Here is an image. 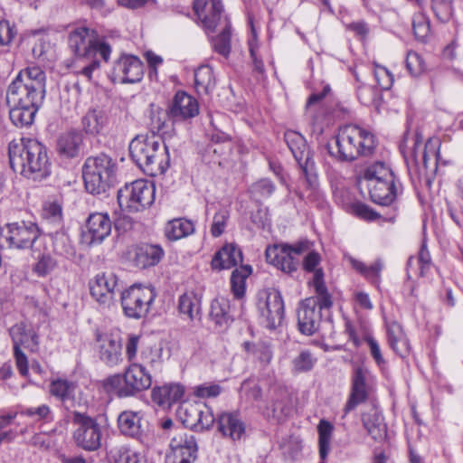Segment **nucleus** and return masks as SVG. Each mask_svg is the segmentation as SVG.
<instances>
[{
	"instance_id": "1",
	"label": "nucleus",
	"mask_w": 463,
	"mask_h": 463,
	"mask_svg": "<svg viewBox=\"0 0 463 463\" xmlns=\"http://www.w3.org/2000/svg\"><path fill=\"white\" fill-rule=\"evenodd\" d=\"M45 72L38 66L22 70L8 86L9 117L16 127L30 126L45 95Z\"/></svg>"
},
{
	"instance_id": "2",
	"label": "nucleus",
	"mask_w": 463,
	"mask_h": 463,
	"mask_svg": "<svg viewBox=\"0 0 463 463\" xmlns=\"http://www.w3.org/2000/svg\"><path fill=\"white\" fill-rule=\"evenodd\" d=\"M8 155L11 168L29 179L40 181L51 173L46 147L36 139L11 141Z\"/></svg>"
},
{
	"instance_id": "3",
	"label": "nucleus",
	"mask_w": 463,
	"mask_h": 463,
	"mask_svg": "<svg viewBox=\"0 0 463 463\" xmlns=\"http://www.w3.org/2000/svg\"><path fill=\"white\" fill-rule=\"evenodd\" d=\"M129 153L139 168L151 176L165 174L170 165L167 146L159 135L136 137L129 144Z\"/></svg>"
},
{
	"instance_id": "4",
	"label": "nucleus",
	"mask_w": 463,
	"mask_h": 463,
	"mask_svg": "<svg viewBox=\"0 0 463 463\" xmlns=\"http://www.w3.org/2000/svg\"><path fill=\"white\" fill-rule=\"evenodd\" d=\"M336 152L329 153L342 162H353L360 156H370L375 147L374 136L357 125H345L335 136Z\"/></svg>"
},
{
	"instance_id": "5",
	"label": "nucleus",
	"mask_w": 463,
	"mask_h": 463,
	"mask_svg": "<svg viewBox=\"0 0 463 463\" xmlns=\"http://www.w3.org/2000/svg\"><path fill=\"white\" fill-rule=\"evenodd\" d=\"M194 9L208 33L220 30V33L213 39V48L220 54L227 56L231 50V24L222 15V1L196 0Z\"/></svg>"
},
{
	"instance_id": "6",
	"label": "nucleus",
	"mask_w": 463,
	"mask_h": 463,
	"mask_svg": "<svg viewBox=\"0 0 463 463\" xmlns=\"http://www.w3.org/2000/svg\"><path fill=\"white\" fill-rule=\"evenodd\" d=\"M439 146L438 138H429L424 143L423 137L419 132L414 133L411 137H407L401 146L404 157L411 159L419 167L420 178L423 176L428 184H430L431 178L438 169Z\"/></svg>"
},
{
	"instance_id": "7",
	"label": "nucleus",
	"mask_w": 463,
	"mask_h": 463,
	"mask_svg": "<svg viewBox=\"0 0 463 463\" xmlns=\"http://www.w3.org/2000/svg\"><path fill=\"white\" fill-rule=\"evenodd\" d=\"M69 45L77 57L90 59V63L83 66L80 71L88 80H90L92 72L99 68L96 54L99 53L105 61H108L111 53L110 46L97 40L95 32L87 27L73 30L69 36Z\"/></svg>"
},
{
	"instance_id": "8",
	"label": "nucleus",
	"mask_w": 463,
	"mask_h": 463,
	"mask_svg": "<svg viewBox=\"0 0 463 463\" xmlns=\"http://www.w3.org/2000/svg\"><path fill=\"white\" fill-rule=\"evenodd\" d=\"M117 171V163L106 154L88 157L82 168L86 190L92 194L105 193L114 185Z\"/></svg>"
},
{
	"instance_id": "9",
	"label": "nucleus",
	"mask_w": 463,
	"mask_h": 463,
	"mask_svg": "<svg viewBox=\"0 0 463 463\" xmlns=\"http://www.w3.org/2000/svg\"><path fill=\"white\" fill-rule=\"evenodd\" d=\"M151 384L152 378L146 369L139 364L132 363L125 369L123 374L118 373L108 377L104 387L108 392L123 398L146 390Z\"/></svg>"
},
{
	"instance_id": "10",
	"label": "nucleus",
	"mask_w": 463,
	"mask_h": 463,
	"mask_svg": "<svg viewBox=\"0 0 463 463\" xmlns=\"http://www.w3.org/2000/svg\"><path fill=\"white\" fill-rule=\"evenodd\" d=\"M156 188L152 182L139 179L127 184L118 192L120 208L129 213L141 212L155 201Z\"/></svg>"
},
{
	"instance_id": "11",
	"label": "nucleus",
	"mask_w": 463,
	"mask_h": 463,
	"mask_svg": "<svg viewBox=\"0 0 463 463\" xmlns=\"http://www.w3.org/2000/svg\"><path fill=\"white\" fill-rule=\"evenodd\" d=\"M284 137L305 175L307 187L311 193H317L319 186L317 167L304 137L296 131L290 130L285 133Z\"/></svg>"
},
{
	"instance_id": "12",
	"label": "nucleus",
	"mask_w": 463,
	"mask_h": 463,
	"mask_svg": "<svg viewBox=\"0 0 463 463\" xmlns=\"http://www.w3.org/2000/svg\"><path fill=\"white\" fill-rule=\"evenodd\" d=\"M323 296L316 294V297L304 299L298 306L297 317L299 331L306 335L315 334L320 326L323 309H329L332 305V297L328 293V305L324 304Z\"/></svg>"
},
{
	"instance_id": "13",
	"label": "nucleus",
	"mask_w": 463,
	"mask_h": 463,
	"mask_svg": "<svg viewBox=\"0 0 463 463\" xmlns=\"http://www.w3.org/2000/svg\"><path fill=\"white\" fill-rule=\"evenodd\" d=\"M156 298L153 288L142 286H131L121 293L120 300L123 313L129 318L144 317L149 311Z\"/></svg>"
},
{
	"instance_id": "14",
	"label": "nucleus",
	"mask_w": 463,
	"mask_h": 463,
	"mask_svg": "<svg viewBox=\"0 0 463 463\" xmlns=\"http://www.w3.org/2000/svg\"><path fill=\"white\" fill-rule=\"evenodd\" d=\"M309 249V241H303L294 245L276 244L266 249L267 261L284 273L291 274L298 269V260L293 254H302Z\"/></svg>"
},
{
	"instance_id": "15",
	"label": "nucleus",
	"mask_w": 463,
	"mask_h": 463,
	"mask_svg": "<svg viewBox=\"0 0 463 463\" xmlns=\"http://www.w3.org/2000/svg\"><path fill=\"white\" fill-rule=\"evenodd\" d=\"M170 436L171 452L166 456V463H192L198 449L194 436L182 426L173 429Z\"/></svg>"
},
{
	"instance_id": "16",
	"label": "nucleus",
	"mask_w": 463,
	"mask_h": 463,
	"mask_svg": "<svg viewBox=\"0 0 463 463\" xmlns=\"http://www.w3.org/2000/svg\"><path fill=\"white\" fill-rule=\"evenodd\" d=\"M72 422L77 426L73 439L77 446L93 451L101 444V430L96 420L83 413L74 411Z\"/></svg>"
},
{
	"instance_id": "17",
	"label": "nucleus",
	"mask_w": 463,
	"mask_h": 463,
	"mask_svg": "<svg viewBox=\"0 0 463 463\" xmlns=\"http://www.w3.org/2000/svg\"><path fill=\"white\" fill-rule=\"evenodd\" d=\"M99 359L108 366L114 367L123 362L122 341L118 331L96 333Z\"/></svg>"
},
{
	"instance_id": "18",
	"label": "nucleus",
	"mask_w": 463,
	"mask_h": 463,
	"mask_svg": "<svg viewBox=\"0 0 463 463\" xmlns=\"http://www.w3.org/2000/svg\"><path fill=\"white\" fill-rule=\"evenodd\" d=\"M258 309L268 328L279 326L284 317V303L279 291L272 289L265 292L264 297L259 299Z\"/></svg>"
},
{
	"instance_id": "19",
	"label": "nucleus",
	"mask_w": 463,
	"mask_h": 463,
	"mask_svg": "<svg viewBox=\"0 0 463 463\" xmlns=\"http://www.w3.org/2000/svg\"><path fill=\"white\" fill-rule=\"evenodd\" d=\"M142 61L134 55H122L114 64L112 78L121 83H135L142 80Z\"/></svg>"
},
{
	"instance_id": "20",
	"label": "nucleus",
	"mask_w": 463,
	"mask_h": 463,
	"mask_svg": "<svg viewBox=\"0 0 463 463\" xmlns=\"http://www.w3.org/2000/svg\"><path fill=\"white\" fill-rule=\"evenodd\" d=\"M312 243L309 242L308 250L304 252L306 256L303 259L302 267L306 272L313 273V278L309 284L314 287L316 294L324 295V304H328V290L325 285L324 270L320 266L321 256L312 249Z\"/></svg>"
},
{
	"instance_id": "21",
	"label": "nucleus",
	"mask_w": 463,
	"mask_h": 463,
	"mask_svg": "<svg viewBox=\"0 0 463 463\" xmlns=\"http://www.w3.org/2000/svg\"><path fill=\"white\" fill-rule=\"evenodd\" d=\"M40 232L35 223L16 222L8 225V234L5 237L10 247L30 248L39 237Z\"/></svg>"
},
{
	"instance_id": "22",
	"label": "nucleus",
	"mask_w": 463,
	"mask_h": 463,
	"mask_svg": "<svg viewBox=\"0 0 463 463\" xmlns=\"http://www.w3.org/2000/svg\"><path fill=\"white\" fill-rule=\"evenodd\" d=\"M366 186L372 201L381 205H390L401 191V184L396 177L372 181Z\"/></svg>"
},
{
	"instance_id": "23",
	"label": "nucleus",
	"mask_w": 463,
	"mask_h": 463,
	"mask_svg": "<svg viewBox=\"0 0 463 463\" xmlns=\"http://www.w3.org/2000/svg\"><path fill=\"white\" fill-rule=\"evenodd\" d=\"M50 393L60 400L67 409L76 408L81 405V392L78 386L67 380L57 379L50 384Z\"/></svg>"
},
{
	"instance_id": "24",
	"label": "nucleus",
	"mask_w": 463,
	"mask_h": 463,
	"mask_svg": "<svg viewBox=\"0 0 463 463\" xmlns=\"http://www.w3.org/2000/svg\"><path fill=\"white\" fill-rule=\"evenodd\" d=\"M117 277L113 273L98 274L90 282V294L100 305L109 307L114 298Z\"/></svg>"
},
{
	"instance_id": "25",
	"label": "nucleus",
	"mask_w": 463,
	"mask_h": 463,
	"mask_svg": "<svg viewBox=\"0 0 463 463\" xmlns=\"http://www.w3.org/2000/svg\"><path fill=\"white\" fill-rule=\"evenodd\" d=\"M199 113L197 100L184 91H178L169 108V115L175 120H184L194 118Z\"/></svg>"
},
{
	"instance_id": "26",
	"label": "nucleus",
	"mask_w": 463,
	"mask_h": 463,
	"mask_svg": "<svg viewBox=\"0 0 463 463\" xmlns=\"http://www.w3.org/2000/svg\"><path fill=\"white\" fill-rule=\"evenodd\" d=\"M87 232L85 236L90 240V244L100 243L111 232L112 223L107 213H91L86 223Z\"/></svg>"
},
{
	"instance_id": "27",
	"label": "nucleus",
	"mask_w": 463,
	"mask_h": 463,
	"mask_svg": "<svg viewBox=\"0 0 463 463\" xmlns=\"http://www.w3.org/2000/svg\"><path fill=\"white\" fill-rule=\"evenodd\" d=\"M369 371L364 367H357L354 370L352 379V390L350 397L345 407V413L353 411L358 404L364 402L367 398L366 381Z\"/></svg>"
},
{
	"instance_id": "28",
	"label": "nucleus",
	"mask_w": 463,
	"mask_h": 463,
	"mask_svg": "<svg viewBox=\"0 0 463 463\" xmlns=\"http://www.w3.org/2000/svg\"><path fill=\"white\" fill-rule=\"evenodd\" d=\"M9 334L14 346H24L32 353L39 350V335L31 326L23 322L15 324L10 328Z\"/></svg>"
},
{
	"instance_id": "29",
	"label": "nucleus",
	"mask_w": 463,
	"mask_h": 463,
	"mask_svg": "<svg viewBox=\"0 0 463 463\" xmlns=\"http://www.w3.org/2000/svg\"><path fill=\"white\" fill-rule=\"evenodd\" d=\"M218 430L223 436H228L232 440L241 439L245 434V423L239 412H222L218 417Z\"/></svg>"
},
{
	"instance_id": "30",
	"label": "nucleus",
	"mask_w": 463,
	"mask_h": 463,
	"mask_svg": "<svg viewBox=\"0 0 463 463\" xmlns=\"http://www.w3.org/2000/svg\"><path fill=\"white\" fill-rule=\"evenodd\" d=\"M242 262V253L234 244H226L218 250L211 262L213 269H227Z\"/></svg>"
},
{
	"instance_id": "31",
	"label": "nucleus",
	"mask_w": 463,
	"mask_h": 463,
	"mask_svg": "<svg viewBox=\"0 0 463 463\" xmlns=\"http://www.w3.org/2000/svg\"><path fill=\"white\" fill-rule=\"evenodd\" d=\"M364 427L368 434L376 441H382L387 435L386 424L381 412L372 407L368 411L364 412L362 416Z\"/></svg>"
},
{
	"instance_id": "32",
	"label": "nucleus",
	"mask_w": 463,
	"mask_h": 463,
	"mask_svg": "<svg viewBox=\"0 0 463 463\" xmlns=\"http://www.w3.org/2000/svg\"><path fill=\"white\" fill-rule=\"evenodd\" d=\"M164 254V250L159 245L142 244L135 250L134 262L137 267L146 269L159 263Z\"/></svg>"
},
{
	"instance_id": "33",
	"label": "nucleus",
	"mask_w": 463,
	"mask_h": 463,
	"mask_svg": "<svg viewBox=\"0 0 463 463\" xmlns=\"http://www.w3.org/2000/svg\"><path fill=\"white\" fill-rule=\"evenodd\" d=\"M184 393V389L181 384L169 383L154 388L152 399L160 406H170L172 403L180 401Z\"/></svg>"
},
{
	"instance_id": "34",
	"label": "nucleus",
	"mask_w": 463,
	"mask_h": 463,
	"mask_svg": "<svg viewBox=\"0 0 463 463\" xmlns=\"http://www.w3.org/2000/svg\"><path fill=\"white\" fill-rule=\"evenodd\" d=\"M109 123L106 111L100 109H90L81 118L83 131L88 135L99 134Z\"/></svg>"
},
{
	"instance_id": "35",
	"label": "nucleus",
	"mask_w": 463,
	"mask_h": 463,
	"mask_svg": "<svg viewBox=\"0 0 463 463\" xmlns=\"http://www.w3.org/2000/svg\"><path fill=\"white\" fill-rule=\"evenodd\" d=\"M82 142L83 137L80 132L70 131L63 133L57 140V151L65 157H75L80 153Z\"/></svg>"
},
{
	"instance_id": "36",
	"label": "nucleus",
	"mask_w": 463,
	"mask_h": 463,
	"mask_svg": "<svg viewBox=\"0 0 463 463\" xmlns=\"http://www.w3.org/2000/svg\"><path fill=\"white\" fill-rule=\"evenodd\" d=\"M194 232V224L185 218L169 221L165 226V235L169 241H178Z\"/></svg>"
},
{
	"instance_id": "37",
	"label": "nucleus",
	"mask_w": 463,
	"mask_h": 463,
	"mask_svg": "<svg viewBox=\"0 0 463 463\" xmlns=\"http://www.w3.org/2000/svg\"><path fill=\"white\" fill-rule=\"evenodd\" d=\"M201 301L194 292H186L180 296L178 311L184 319L193 321L200 315Z\"/></svg>"
},
{
	"instance_id": "38",
	"label": "nucleus",
	"mask_w": 463,
	"mask_h": 463,
	"mask_svg": "<svg viewBox=\"0 0 463 463\" xmlns=\"http://www.w3.org/2000/svg\"><path fill=\"white\" fill-rule=\"evenodd\" d=\"M141 419L140 411H125L118 418V428L124 435L136 437L140 433Z\"/></svg>"
},
{
	"instance_id": "39",
	"label": "nucleus",
	"mask_w": 463,
	"mask_h": 463,
	"mask_svg": "<svg viewBox=\"0 0 463 463\" xmlns=\"http://www.w3.org/2000/svg\"><path fill=\"white\" fill-rule=\"evenodd\" d=\"M388 342L391 348L401 355L409 352L410 345L402 326L397 323H392L387 328Z\"/></svg>"
},
{
	"instance_id": "40",
	"label": "nucleus",
	"mask_w": 463,
	"mask_h": 463,
	"mask_svg": "<svg viewBox=\"0 0 463 463\" xmlns=\"http://www.w3.org/2000/svg\"><path fill=\"white\" fill-rule=\"evenodd\" d=\"M194 87L198 94H208L215 87L213 69L202 65L194 71Z\"/></svg>"
},
{
	"instance_id": "41",
	"label": "nucleus",
	"mask_w": 463,
	"mask_h": 463,
	"mask_svg": "<svg viewBox=\"0 0 463 463\" xmlns=\"http://www.w3.org/2000/svg\"><path fill=\"white\" fill-rule=\"evenodd\" d=\"M251 267L250 265H241L236 268L231 277L232 291L236 298L244 297L246 290V279L251 274Z\"/></svg>"
},
{
	"instance_id": "42",
	"label": "nucleus",
	"mask_w": 463,
	"mask_h": 463,
	"mask_svg": "<svg viewBox=\"0 0 463 463\" xmlns=\"http://www.w3.org/2000/svg\"><path fill=\"white\" fill-rule=\"evenodd\" d=\"M228 299L217 298L211 303L210 318L219 326H227L230 320Z\"/></svg>"
},
{
	"instance_id": "43",
	"label": "nucleus",
	"mask_w": 463,
	"mask_h": 463,
	"mask_svg": "<svg viewBox=\"0 0 463 463\" xmlns=\"http://www.w3.org/2000/svg\"><path fill=\"white\" fill-rule=\"evenodd\" d=\"M348 260L352 267L365 279L372 282L379 281L381 271L383 268V262L380 260H375L370 266H366L364 262L352 257H349Z\"/></svg>"
},
{
	"instance_id": "44",
	"label": "nucleus",
	"mask_w": 463,
	"mask_h": 463,
	"mask_svg": "<svg viewBox=\"0 0 463 463\" xmlns=\"http://www.w3.org/2000/svg\"><path fill=\"white\" fill-rule=\"evenodd\" d=\"M203 403L184 402L178 407V416L186 428L194 429L201 413Z\"/></svg>"
},
{
	"instance_id": "45",
	"label": "nucleus",
	"mask_w": 463,
	"mask_h": 463,
	"mask_svg": "<svg viewBox=\"0 0 463 463\" xmlns=\"http://www.w3.org/2000/svg\"><path fill=\"white\" fill-rule=\"evenodd\" d=\"M396 177L392 170L383 162H375L369 165L364 172L363 179L366 184L372 181H383Z\"/></svg>"
},
{
	"instance_id": "46",
	"label": "nucleus",
	"mask_w": 463,
	"mask_h": 463,
	"mask_svg": "<svg viewBox=\"0 0 463 463\" xmlns=\"http://www.w3.org/2000/svg\"><path fill=\"white\" fill-rule=\"evenodd\" d=\"M333 429V425L326 420H321L317 426L319 435V455L323 460L326 458L330 450V440Z\"/></svg>"
},
{
	"instance_id": "47",
	"label": "nucleus",
	"mask_w": 463,
	"mask_h": 463,
	"mask_svg": "<svg viewBox=\"0 0 463 463\" xmlns=\"http://www.w3.org/2000/svg\"><path fill=\"white\" fill-rule=\"evenodd\" d=\"M243 346L246 352L253 354L261 363H270L272 359V350L269 343L259 342L257 344H251L245 342Z\"/></svg>"
},
{
	"instance_id": "48",
	"label": "nucleus",
	"mask_w": 463,
	"mask_h": 463,
	"mask_svg": "<svg viewBox=\"0 0 463 463\" xmlns=\"http://www.w3.org/2000/svg\"><path fill=\"white\" fill-rule=\"evenodd\" d=\"M316 363L317 358L312 353L303 350L292 360V370L298 373L308 372L312 370Z\"/></svg>"
},
{
	"instance_id": "49",
	"label": "nucleus",
	"mask_w": 463,
	"mask_h": 463,
	"mask_svg": "<svg viewBox=\"0 0 463 463\" xmlns=\"http://www.w3.org/2000/svg\"><path fill=\"white\" fill-rule=\"evenodd\" d=\"M414 262L418 263L420 266V275L425 276L427 272L430 270L431 267V258L429 250L426 249L425 244H422L419 256L417 260H414V258L411 257L408 260L407 267H408V276H411V270L412 269Z\"/></svg>"
},
{
	"instance_id": "50",
	"label": "nucleus",
	"mask_w": 463,
	"mask_h": 463,
	"mask_svg": "<svg viewBox=\"0 0 463 463\" xmlns=\"http://www.w3.org/2000/svg\"><path fill=\"white\" fill-rule=\"evenodd\" d=\"M22 413L27 417L34 418L37 421H43L44 423L52 422L54 420V414L52 409L46 404L26 408Z\"/></svg>"
},
{
	"instance_id": "51",
	"label": "nucleus",
	"mask_w": 463,
	"mask_h": 463,
	"mask_svg": "<svg viewBox=\"0 0 463 463\" xmlns=\"http://www.w3.org/2000/svg\"><path fill=\"white\" fill-rule=\"evenodd\" d=\"M229 218L230 213L225 209H221L214 214L211 225V234L213 237L217 238L224 232Z\"/></svg>"
},
{
	"instance_id": "52",
	"label": "nucleus",
	"mask_w": 463,
	"mask_h": 463,
	"mask_svg": "<svg viewBox=\"0 0 463 463\" xmlns=\"http://www.w3.org/2000/svg\"><path fill=\"white\" fill-rule=\"evenodd\" d=\"M406 67L412 76H419L426 69L423 59L415 52H408L406 57Z\"/></svg>"
},
{
	"instance_id": "53",
	"label": "nucleus",
	"mask_w": 463,
	"mask_h": 463,
	"mask_svg": "<svg viewBox=\"0 0 463 463\" xmlns=\"http://www.w3.org/2000/svg\"><path fill=\"white\" fill-rule=\"evenodd\" d=\"M452 0H432V9L437 18L445 23L452 14Z\"/></svg>"
},
{
	"instance_id": "54",
	"label": "nucleus",
	"mask_w": 463,
	"mask_h": 463,
	"mask_svg": "<svg viewBox=\"0 0 463 463\" xmlns=\"http://www.w3.org/2000/svg\"><path fill=\"white\" fill-rule=\"evenodd\" d=\"M412 27L415 36L421 41H423L429 34L430 24L427 17L421 13L414 15Z\"/></svg>"
},
{
	"instance_id": "55",
	"label": "nucleus",
	"mask_w": 463,
	"mask_h": 463,
	"mask_svg": "<svg viewBox=\"0 0 463 463\" xmlns=\"http://www.w3.org/2000/svg\"><path fill=\"white\" fill-rule=\"evenodd\" d=\"M139 359L140 362L137 364L145 369H146V366L156 368L161 364L159 354L150 347L145 348L141 351Z\"/></svg>"
},
{
	"instance_id": "56",
	"label": "nucleus",
	"mask_w": 463,
	"mask_h": 463,
	"mask_svg": "<svg viewBox=\"0 0 463 463\" xmlns=\"http://www.w3.org/2000/svg\"><path fill=\"white\" fill-rule=\"evenodd\" d=\"M374 78L381 90H389L393 83L392 75L383 66H375Z\"/></svg>"
},
{
	"instance_id": "57",
	"label": "nucleus",
	"mask_w": 463,
	"mask_h": 463,
	"mask_svg": "<svg viewBox=\"0 0 463 463\" xmlns=\"http://www.w3.org/2000/svg\"><path fill=\"white\" fill-rule=\"evenodd\" d=\"M56 267V261L48 255H43L34 265L33 271L39 277H45Z\"/></svg>"
},
{
	"instance_id": "58",
	"label": "nucleus",
	"mask_w": 463,
	"mask_h": 463,
	"mask_svg": "<svg viewBox=\"0 0 463 463\" xmlns=\"http://www.w3.org/2000/svg\"><path fill=\"white\" fill-rule=\"evenodd\" d=\"M364 341L368 345L370 354L373 360L375 361V363L377 364V365L380 368H383L386 364V361L384 360L382 354L379 343L370 335H366L364 336Z\"/></svg>"
},
{
	"instance_id": "59",
	"label": "nucleus",
	"mask_w": 463,
	"mask_h": 463,
	"mask_svg": "<svg viewBox=\"0 0 463 463\" xmlns=\"http://www.w3.org/2000/svg\"><path fill=\"white\" fill-rule=\"evenodd\" d=\"M198 418V420H196V426L194 428L197 430L210 429L215 420L212 411L205 404H203V407H201V413Z\"/></svg>"
},
{
	"instance_id": "60",
	"label": "nucleus",
	"mask_w": 463,
	"mask_h": 463,
	"mask_svg": "<svg viewBox=\"0 0 463 463\" xmlns=\"http://www.w3.org/2000/svg\"><path fill=\"white\" fill-rule=\"evenodd\" d=\"M250 191L261 197L270 196L275 191L274 184L269 179H261L251 185Z\"/></svg>"
},
{
	"instance_id": "61",
	"label": "nucleus",
	"mask_w": 463,
	"mask_h": 463,
	"mask_svg": "<svg viewBox=\"0 0 463 463\" xmlns=\"http://www.w3.org/2000/svg\"><path fill=\"white\" fill-rule=\"evenodd\" d=\"M378 94V90L375 88L365 84L359 86L357 90L358 99L366 106L373 104Z\"/></svg>"
},
{
	"instance_id": "62",
	"label": "nucleus",
	"mask_w": 463,
	"mask_h": 463,
	"mask_svg": "<svg viewBox=\"0 0 463 463\" xmlns=\"http://www.w3.org/2000/svg\"><path fill=\"white\" fill-rule=\"evenodd\" d=\"M17 33L15 27L6 20H0V45H8Z\"/></svg>"
},
{
	"instance_id": "63",
	"label": "nucleus",
	"mask_w": 463,
	"mask_h": 463,
	"mask_svg": "<svg viewBox=\"0 0 463 463\" xmlns=\"http://www.w3.org/2000/svg\"><path fill=\"white\" fill-rule=\"evenodd\" d=\"M139 340L140 336L135 334H131L128 336L125 349L127 359L130 364L136 363L135 360L137 358Z\"/></svg>"
},
{
	"instance_id": "64",
	"label": "nucleus",
	"mask_w": 463,
	"mask_h": 463,
	"mask_svg": "<svg viewBox=\"0 0 463 463\" xmlns=\"http://www.w3.org/2000/svg\"><path fill=\"white\" fill-rule=\"evenodd\" d=\"M131 449L124 446L111 448L108 452L109 463H126Z\"/></svg>"
}]
</instances>
